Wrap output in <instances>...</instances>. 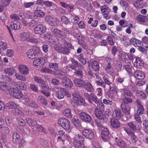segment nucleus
Segmentation results:
<instances>
[{"instance_id":"obj_34","label":"nucleus","mask_w":148,"mask_h":148,"mask_svg":"<svg viewBox=\"0 0 148 148\" xmlns=\"http://www.w3.org/2000/svg\"><path fill=\"white\" fill-rule=\"evenodd\" d=\"M13 95L16 98L20 99L22 96V94L21 91L18 89L13 91Z\"/></svg>"},{"instance_id":"obj_63","label":"nucleus","mask_w":148,"mask_h":148,"mask_svg":"<svg viewBox=\"0 0 148 148\" xmlns=\"http://www.w3.org/2000/svg\"><path fill=\"white\" fill-rule=\"evenodd\" d=\"M61 21L63 23L67 25L69 23L68 19L65 16H63L62 17Z\"/></svg>"},{"instance_id":"obj_37","label":"nucleus","mask_w":148,"mask_h":148,"mask_svg":"<svg viewBox=\"0 0 148 148\" xmlns=\"http://www.w3.org/2000/svg\"><path fill=\"white\" fill-rule=\"evenodd\" d=\"M91 66L92 69L94 71H97L99 69V64L98 62L94 60L92 62Z\"/></svg>"},{"instance_id":"obj_53","label":"nucleus","mask_w":148,"mask_h":148,"mask_svg":"<svg viewBox=\"0 0 148 148\" xmlns=\"http://www.w3.org/2000/svg\"><path fill=\"white\" fill-rule=\"evenodd\" d=\"M72 34L74 38H76L77 40H80V38H82V37L81 34L74 31L72 33Z\"/></svg>"},{"instance_id":"obj_17","label":"nucleus","mask_w":148,"mask_h":148,"mask_svg":"<svg viewBox=\"0 0 148 148\" xmlns=\"http://www.w3.org/2000/svg\"><path fill=\"white\" fill-rule=\"evenodd\" d=\"M121 107L123 112L126 115L130 114V108L128 106L122 103Z\"/></svg>"},{"instance_id":"obj_50","label":"nucleus","mask_w":148,"mask_h":148,"mask_svg":"<svg viewBox=\"0 0 148 148\" xmlns=\"http://www.w3.org/2000/svg\"><path fill=\"white\" fill-rule=\"evenodd\" d=\"M143 129L145 132L148 134V121L146 120L143 121Z\"/></svg>"},{"instance_id":"obj_9","label":"nucleus","mask_w":148,"mask_h":148,"mask_svg":"<svg viewBox=\"0 0 148 148\" xmlns=\"http://www.w3.org/2000/svg\"><path fill=\"white\" fill-rule=\"evenodd\" d=\"M80 119L86 122H90L92 119L91 116L85 112H81L79 114Z\"/></svg>"},{"instance_id":"obj_13","label":"nucleus","mask_w":148,"mask_h":148,"mask_svg":"<svg viewBox=\"0 0 148 148\" xmlns=\"http://www.w3.org/2000/svg\"><path fill=\"white\" fill-rule=\"evenodd\" d=\"M18 68L20 73L21 74L27 75L29 73V69L26 66L21 64L19 65Z\"/></svg>"},{"instance_id":"obj_43","label":"nucleus","mask_w":148,"mask_h":148,"mask_svg":"<svg viewBox=\"0 0 148 148\" xmlns=\"http://www.w3.org/2000/svg\"><path fill=\"white\" fill-rule=\"evenodd\" d=\"M117 145L121 148H127V145L126 143L123 140H120L119 142H118Z\"/></svg>"},{"instance_id":"obj_2","label":"nucleus","mask_w":148,"mask_h":148,"mask_svg":"<svg viewBox=\"0 0 148 148\" xmlns=\"http://www.w3.org/2000/svg\"><path fill=\"white\" fill-rule=\"evenodd\" d=\"M59 42L61 44L64 45L65 47H62V53L64 54L69 55L70 53V51L72 49V44L67 42L65 39H60Z\"/></svg>"},{"instance_id":"obj_1","label":"nucleus","mask_w":148,"mask_h":148,"mask_svg":"<svg viewBox=\"0 0 148 148\" xmlns=\"http://www.w3.org/2000/svg\"><path fill=\"white\" fill-rule=\"evenodd\" d=\"M84 95L90 103H92L94 102L97 104L99 108L102 110L104 109V106L103 103L95 95L92 93L89 94L87 92H85Z\"/></svg>"},{"instance_id":"obj_40","label":"nucleus","mask_w":148,"mask_h":148,"mask_svg":"<svg viewBox=\"0 0 148 148\" xmlns=\"http://www.w3.org/2000/svg\"><path fill=\"white\" fill-rule=\"evenodd\" d=\"M34 80L36 82L40 85H44L45 84V82L44 80L40 77L35 76L34 77Z\"/></svg>"},{"instance_id":"obj_21","label":"nucleus","mask_w":148,"mask_h":148,"mask_svg":"<svg viewBox=\"0 0 148 148\" xmlns=\"http://www.w3.org/2000/svg\"><path fill=\"white\" fill-rule=\"evenodd\" d=\"M14 85L16 87L22 90H25L27 88L26 85L23 82H21L18 83L15 82Z\"/></svg>"},{"instance_id":"obj_7","label":"nucleus","mask_w":148,"mask_h":148,"mask_svg":"<svg viewBox=\"0 0 148 148\" xmlns=\"http://www.w3.org/2000/svg\"><path fill=\"white\" fill-rule=\"evenodd\" d=\"M38 52L39 51L38 49H32L29 50L26 53V54L29 58L33 59L38 56Z\"/></svg>"},{"instance_id":"obj_4","label":"nucleus","mask_w":148,"mask_h":148,"mask_svg":"<svg viewBox=\"0 0 148 148\" xmlns=\"http://www.w3.org/2000/svg\"><path fill=\"white\" fill-rule=\"evenodd\" d=\"M101 136L105 142L110 140L109 132L108 128L105 127H103L101 128Z\"/></svg>"},{"instance_id":"obj_56","label":"nucleus","mask_w":148,"mask_h":148,"mask_svg":"<svg viewBox=\"0 0 148 148\" xmlns=\"http://www.w3.org/2000/svg\"><path fill=\"white\" fill-rule=\"evenodd\" d=\"M21 35V36L22 37V38L23 40H29V34L28 32H24Z\"/></svg>"},{"instance_id":"obj_36","label":"nucleus","mask_w":148,"mask_h":148,"mask_svg":"<svg viewBox=\"0 0 148 148\" xmlns=\"http://www.w3.org/2000/svg\"><path fill=\"white\" fill-rule=\"evenodd\" d=\"M124 95V97L122 99L124 103L123 104H128L132 103L133 100L131 98L127 97L125 96Z\"/></svg>"},{"instance_id":"obj_42","label":"nucleus","mask_w":148,"mask_h":148,"mask_svg":"<svg viewBox=\"0 0 148 148\" xmlns=\"http://www.w3.org/2000/svg\"><path fill=\"white\" fill-rule=\"evenodd\" d=\"M123 91L124 94L128 97H131L133 96V93L127 88H124Z\"/></svg>"},{"instance_id":"obj_51","label":"nucleus","mask_w":148,"mask_h":148,"mask_svg":"<svg viewBox=\"0 0 148 148\" xmlns=\"http://www.w3.org/2000/svg\"><path fill=\"white\" fill-rule=\"evenodd\" d=\"M18 124L21 126H24L25 125V122L24 120L21 117H18L16 119Z\"/></svg>"},{"instance_id":"obj_8","label":"nucleus","mask_w":148,"mask_h":148,"mask_svg":"<svg viewBox=\"0 0 148 148\" xmlns=\"http://www.w3.org/2000/svg\"><path fill=\"white\" fill-rule=\"evenodd\" d=\"M82 133L86 138L90 140L94 139V136L92 131L88 129H84L82 131Z\"/></svg>"},{"instance_id":"obj_11","label":"nucleus","mask_w":148,"mask_h":148,"mask_svg":"<svg viewBox=\"0 0 148 148\" xmlns=\"http://www.w3.org/2000/svg\"><path fill=\"white\" fill-rule=\"evenodd\" d=\"M45 60L42 58L35 59L33 62V65L36 67H40L44 65Z\"/></svg>"},{"instance_id":"obj_10","label":"nucleus","mask_w":148,"mask_h":148,"mask_svg":"<svg viewBox=\"0 0 148 148\" xmlns=\"http://www.w3.org/2000/svg\"><path fill=\"white\" fill-rule=\"evenodd\" d=\"M104 109L103 110L98 108H96L94 110L95 114L97 118L99 119H104L105 118V115L104 114L102 110H104Z\"/></svg>"},{"instance_id":"obj_60","label":"nucleus","mask_w":148,"mask_h":148,"mask_svg":"<svg viewBox=\"0 0 148 148\" xmlns=\"http://www.w3.org/2000/svg\"><path fill=\"white\" fill-rule=\"evenodd\" d=\"M53 85L58 86L60 84L59 80L56 78H53L51 81Z\"/></svg>"},{"instance_id":"obj_52","label":"nucleus","mask_w":148,"mask_h":148,"mask_svg":"<svg viewBox=\"0 0 148 148\" xmlns=\"http://www.w3.org/2000/svg\"><path fill=\"white\" fill-rule=\"evenodd\" d=\"M138 109L137 110V114L139 115H142L144 113V108L143 106L137 107Z\"/></svg>"},{"instance_id":"obj_54","label":"nucleus","mask_w":148,"mask_h":148,"mask_svg":"<svg viewBox=\"0 0 148 148\" xmlns=\"http://www.w3.org/2000/svg\"><path fill=\"white\" fill-rule=\"evenodd\" d=\"M5 122L8 126L12 127L13 126V123L12 120L9 118L7 117L5 118Z\"/></svg>"},{"instance_id":"obj_24","label":"nucleus","mask_w":148,"mask_h":148,"mask_svg":"<svg viewBox=\"0 0 148 148\" xmlns=\"http://www.w3.org/2000/svg\"><path fill=\"white\" fill-rule=\"evenodd\" d=\"M130 42L132 44L136 47H140L142 44V42L141 41L134 38H131Z\"/></svg>"},{"instance_id":"obj_16","label":"nucleus","mask_w":148,"mask_h":148,"mask_svg":"<svg viewBox=\"0 0 148 148\" xmlns=\"http://www.w3.org/2000/svg\"><path fill=\"white\" fill-rule=\"evenodd\" d=\"M144 63L143 61L140 58H136V61L134 65L136 68L140 69L143 66Z\"/></svg>"},{"instance_id":"obj_12","label":"nucleus","mask_w":148,"mask_h":148,"mask_svg":"<svg viewBox=\"0 0 148 148\" xmlns=\"http://www.w3.org/2000/svg\"><path fill=\"white\" fill-rule=\"evenodd\" d=\"M45 20L50 25L55 26L57 25L56 19L50 16H46Z\"/></svg>"},{"instance_id":"obj_6","label":"nucleus","mask_w":148,"mask_h":148,"mask_svg":"<svg viewBox=\"0 0 148 148\" xmlns=\"http://www.w3.org/2000/svg\"><path fill=\"white\" fill-rule=\"evenodd\" d=\"M46 31V27L41 24L38 25L34 28V32L40 35L44 34Z\"/></svg>"},{"instance_id":"obj_39","label":"nucleus","mask_w":148,"mask_h":148,"mask_svg":"<svg viewBox=\"0 0 148 148\" xmlns=\"http://www.w3.org/2000/svg\"><path fill=\"white\" fill-rule=\"evenodd\" d=\"M63 114L69 118H71L72 117L71 110L69 109H66L63 111Z\"/></svg>"},{"instance_id":"obj_27","label":"nucleus","mask_w":148,"mask_h":148,"mask_svg":"<svg viewBox=\"0 0 148 148\" xmlns=\"http://www.w3.org/2000/svg\"><path fill=\"white\" fill-rule=\"evenodd\" d=\"M103 82L105 84V88H106V84L110 86L112 85V83L111 82L109 79L108 76L106 75H104L103 77Z\"/></svg>"},{"instance_id":"obj_35","label":"nucleus","mask_w":148,"mask_h":148,"mask_svg":"<svg viewBox=\"0 0 148 148\" xmlns=\"http://www.w3.org/2000/svg\"><path fill=\"white\" fill-rule=\"evenodd\" d=\"M4 72L6 74L10 75H12L14 72V70L12 67L5 68L4 70Z\"/></svg>"},{"instance_id":"obj_57","label":"nucleus","mask_w":148,"mask_h":148,"mask_svg":"<svg viewBox=\"0 0 148 148\" xmlns=\"http://www.w3.org/2000/svg\"><path fill=\"white\" fill-rule=\"evenodd\" d=\"M134 5L135 7L137 8H142L143 7V5L142 3H140V2L137 1V0L134 3Z\"/></svg>"},{"instance_id":"obj_44","label":"nucleus","mask_w":148,"mask_h":148,"mask_svg":"<svg viewBox=\"0 0 148 148\" xmlns=\"http://www.w3.org/2000/svg\"><path fill=\"white\" fill-rule=\"evenodd\" d=\"M16 79L23 81H26L27 78L24 76H23L19 74L16 73L15 75Z\"/></svg>"},{"instance_id":"obj_25","label":"nucleus","mask_w":148,"mask_h":148,"mask_svg":"<svg viewBox=\"0 0 148 148\" xmlns=\"http://www.w3.org/2000/svg\"><path fill=\"white\" fill-rule=\"evenodd\" d=\"M12 141L16 145L18 144L19 139L20 136L19 134L16 132H14L12 136Z\"/></svg>"},{"instance_id":"obj_30","label":"nucleus","mask_w":148,"mask_h":148,"mask_svg":"<svg viewBox=\"0 0 148 148\" xmlns=\"http://www.w3.org/2000/svg\"><path fill=\"white\" fill-rule=\"evenodd\" d=\"M26 120L27 123L30 126L35 127L37 125V122L36 121L32 118H27Z\"/></svg>"},{"instance_id":"obj_3","label":"nucleus","mask_w":148,"mask_h":148,"mask_svg":"<svg viewBox=\"0 0 148 148\" xmlns=\"http://www.w3.org/2000/svg\"><path fill=\"white\" fill-rule=\"evenodd\" d=\"M84 138L79 134L76 135L75 137L74 144L77 148H84L83 142Z\"/></svg>"},{"instance_id":"obj_28","label":"nucleus","mask_w":148,"mask_h":148,"mask_svg":"<svg viewBox=\"0 0 148 148\" xmlns=\"http://www.w3.org/2000/svg\"><path fill=\"white\" fill-rule=\"evenodd\" d=\"M127 125L130 128L134 131L136 130L138 127V125H137L136 123L134 122H130L128 123Z\"/></svg>"},{"instance_id":"obj_47","label":"nucleus","mask_w":148,"mask_h":148,"mask_svg":"<svg viewBox=\"0 0 148 148\" xmlns=\"http://www.w3.org/2000/svg\"><path fill=\"white\" fill-rule=\"evenodd\" d=\"M49 66V67L53 70L56 71L58 69V65L57 63H50Z\"/></svg>"},{"instance_id":"obj_20","label":"nucleus","mask_w":148,"mask_h":148,"mask_svg":"<svg viewBox=\"0 0 148 148\" xmlns=\"http://www.w3.org/2000/svg\"><path fill=\"white\" fill-rule=\"evenodd\" d=\"M62 85L66 88H71L73 86V84L72 82L69 79L66 78L64 83H62Z\"/></svg>"},{"instance_id":"obj_38","label":"nucleus","mask_w":148,"mask_h":148,"mask_svg":"<svg viewBox=\"0 0 148 148\" xmlns=\"http://www.w3.org/2000/svg\"><path fill=\"white\" fill-rule=\"evenodd\" d=\"M117 91V88L116 87L114 86L113 84L110 86L109 92L110 94L112 95L116 94Z\"/></svg>"},{"instance_id":"obj_61","label":"nucleus","mask_w":148,"mask_h":148,"mask_svg":"<svg viewBox=\"0 0 148 148\" xmlns=\"http://www.w3.org/2000/svg\"><path fill=\"white\" fill-rule=\"evenodd\" d=\"M75 75L78 76L79 77L82 78L83 76V72L82 71L79 70H77L75 72Z\"/></svg>"},{"instance_id":"obj_18","label":"nucleus","mask_w":148,"mask_h":148,"mask_svg":"<svg viewBox=\"0 0 148 148\" xmlns=\"http://www.w3.org/2000/svg\"><path fill=\"white\" fill-rule=\"evenodd\" d=\"M59 89L60 90L56 91V95L58 99H62L64 97V92L66 89L61 87L59 88Z\"/></svg>"},{"instance_id":"obj_32","label":"nucleus","mask_w":148,"mask_h":148,"mask_svg":"<svg viewBox=\"0 0 148 148\" xmlns=\"http://www.w3.org/2000/svg\"><path fill=\"white\" fill-rule=\"evenodd\" d=\"M58 78L61 79V83H64L65 80L67 78L65 73L63 72H61L58 73Z\"/></svg>"},{"instance_id":"obj_64","label":"nucleus","mask_w":148,"mask_h":148,"mask_svg":"<svg viewBox=\"0 0 148 148\" xmlns=\"http://www.w3.org/2000/svg\"><path fill=\"white\" fill-rule=\"evenodd\" d=\"M124 67L126 71L128 73H132V66L130 65L127 64L125 65L124 66Z\"/></svg>"},{"instance_id":"obj_33","label":"nucleus","mask_w":148,"mask_h":148,"mask_svg":"<svg viewBox=\"0 0 148 148\" xmlns=\"http://www.w3.org/2000/svg\"><path fill=\"white\" fill-rule=\"evenodd\" d=\"M10 89V87L3 82H0V89L1 90L7 91Z\"/></svg>"},{"instance_id":"obj_55","label":"nucleus","mask_w":148,"mask_h":148,"mask_svg":"<svg viewBox=\"0 0 148 148\" xmlns=\"http://www.w3.org/2000/svg\"><path fill=\"white\" fill-rule=\"evenodd\" d=\"M78 100V99H73L71 102V104L75 108H77L79 106Z\"/></svg>"},{"instance_id":"obj_22","label":"nucleus","mask_w":148,"mask_h":148,"mask_svg":"<svg viewBox=\"0 0 148 148\" xmlns=\"http://www.w3.org/2000/svg\"><path fill=\"white\" fill-rule=\"evenodd\" d=\"M85 84L83 88L87 91L90 92L93 91L94 90L93 87L90 82L86 83L85 82Z\"/></svg>"},{"instance_id":"obj_46","label":"nucleus","mask_w":148,"mask_h":148,"mask_svg":"<svg viewBox=\"0 0 148 148\" xmlns=\"http://www.w3.org/2000/svg\"><path fill=\"white\" fill-rule=\"evenodd\" d=\"M6 107L8 109H12L15 108L17 107V106L13 102H10L6 104Z\"/></svg>"},{"instance_id":"obj_23","label":"nucleus","mask_w":148,"mask_h":148,"mask_svg":"<svg viewBox=\"0 0 148 148\" xmlns=\"http://www.w3.org/2000/svg\"><path fill=\"white\" fill-rule=\"evenodd\" d=\"M112 115L114 117L118 119L121 118L122 116L121 111L118 109H115L113 110L112 113Z\"/></svg>"},{"instance_id":"obj_45","label":"nucleus","mask_w":148,"mask_h":148,"mask_svg":"<svg viewBox=\"0 0 148 148\" xmlns=\"http://www.w3.org/2000/svg\"><path fill=\"white\" fill-rule=\"evenodd\" d=\"M72 121L74 125L76 127H79L81 125V123L78 119L73 118Z\"/></svg>"},{"instance_id":"obj_62","label":"nucleus","mask_w":148,"mask_h":148,"mask_svg":"<svg viewBox=\"0 0 148 148\" xmlns=\"http://www.w3.org/2000/svg\"><path fill=\"white\" fill-rule=\"evenodd\" d=\"M60 30L56 28H52L51 29V31L52 34L56 36H57Z\"/></svg>"},{"instance_id":"obj_19","label":"nucleus","mask_w":148,"mask_h":148,"mask_svg":"<svg viewBox=\"0 0 148 148\" xmlns=\"http://www.w3.org/2000/svg\"><path fill=\"white\" fill-rule=\"evenodd\" d=\"M134 75L136 79L139 80L143 79L145 76L144 73L140 70H138L135 71Z\"/></svg>"},{"instance_id":"obj_58","label":"nucleus","mask_w":148,"mask_h":148,"mask_svg":"<svg viewBox=\"0 0 148 148\" xmlns=\"http://www.w3.org/2000/svg\"><path fill=\"white\" fill-rule=\"evenodd\" d=\"M115 62L116 63V69L117 71H120L121 70L122 67V64L121 63L118 61H116Z\"/></svg>"},{"instance_id":"obj_5","label":"nucleus","mask_w":148,"mask_h":148,"mask_svg":"<svg viewBox=\"0 0 148 148\" xmlns=\"http://www.w3.org/2000/svg\"><path fill=\"white\" fill-rule=\"evenodd\" d=\"M58 123L66 130H69L70 127L69 121L65 118L60 119L58 120Z\"/></svg>"},{"instance_id":"obj_49","label":"nucleus","mask_w":148,"mask_h":148,"mask_svg":"<svg viewBox=\"0 0 148 148\" xmlns=\"http://www.w3.org/2000/svg\"><path fill=\"white\" fill-rule=\"evenodd\" d=\"M78 60L83 64L84 65L86 63V61L85 59L84 58L83 54L81 53L78 56Z\"/></svg>"},{"instance_id":"obj_48","label":"nucleus","mask_w":148,"mask_h":148,"mask_svg":"<svg viewBox=\"0 0 148 148\" xmlns=\"http://www.w3.org/2000/svg\"><path fill=\"white\" fill-rule=\"evenodd\" d=\"M57 37L61 39H65V38L66 37V35L64 32L60 30Z\"/></svg>"},{"instance_id":"obj_31","label":"nucleus","mask_w":148,"mask_h":148,"mask_svg":"<svg viewBox=\"0 0 148 148\" xmlns=\"http://www.w3.org/2000/svg\"><path fill=\"white\" fill-rule=\"evenodd\" d=\"M38 101L43 105H46L47 104V102L45 98L41 95H39L37 98Z\"/></svg>"},{"instance_id":"obj_15","label":"nucleus","mask_w":148,"mask_h":148,"mask_svg":"<svg viewBox=\"0 0 148 148\" xmlns=\"http://www.w3.org/2000/svg\"><path fill=\"white\" fill-rule=\"evenodd\" d=\"M110 122L111 126L114 129H116L120 127V122L117 119L113 118L112 119Z\"/></svg>"},{"instance_id":"obj_26","label":"nucleus","mask_w":148,"mask_h":148,"mask_svg":"<svg viewBox=\"0 0 148 148\" xmlns=\"http://www.w3.org/2000/svg\"><path fill=\"white\" fill-rule=\"evenodd\" d=\"M10 26L14 30H19L21 27V23L18 21H14L12 24L10 25Z\"/></svg>"},{"instance_id":"obj_59","label":"nucleus","mask_w":148,"mask_h":148,"mask_svg":"<svg viewBox=\"0 0 148 148\" xmlns=\"http://www.w3.org/2000/svg\"><path fill=\"white\" fill-rule=\"evenodd\" d=\"M28 106L31 107L33 108L37 109H38L39 108V106L34 100H33Z\"/></svg>"},{"instance_id":"obj_14","label":"nucleus","mask_w":148,"mask_h":148,"mask_svg":"<svg viewBox=\"0 0 148 148\" xmlns=\"http://www.w3.org/2000/svg\"><path fill=\"white\" fill-rule=\"evenodd\" d=\"M75 85L77 87L79 88H83L85 81V80L81 79L80 78H77L73 80Z\"/></svg>"},{"instance_id":"obj_29","label":"nucleus","mask_w":148,"mask_h":148,"mask_svg":"<svg viewBox=\"0 0 148 148\" xmlns=\"http://www.w3.org/2000/svg\"><path fill=\"white\" fill-rule=\"evenodd\" d=\"M34 14L35 16L41 17H43L45 15L44 12L38 7L36 8V10L34 12Z\"/></svg>"},{"instance_id":"obj_41","label":"nucleus","mask_w":148,"mask_h":148,"mask_svg":"<svg viewBox=\"0 0 148 148\" xmlns=\"http://www.w3.org/2000/svg\"><path fill=\"white\" fill-rule=\"evenodd\" d=\"M146 16L140 15L137 16L136 20L138 22L144 23L146 22Z\"/></svg>"}]
</instances>
